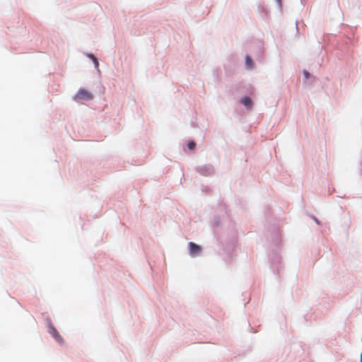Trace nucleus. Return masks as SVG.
<instances>
[{"label": "nucleus", "instance_id": "1", "mask_svg": "<svg viewBox=\"0 0 362 362\" xmlns=\"http://www.w3.org/2000/svg\"><path fill=\"white\" fill-rule=\"evenodd\" d=\"M74 99L76 100H91L93 99V95L90 93H89L87 90L81 88L77 92L75 95Z\"/></svg>", "mask_w": 362, "mask_h": 362}, {"label": "nucleus", "instance_id": "2", "mask_svg": "<svg viewBox=\"0 0 362 362\" xmlns=\"http://www.w3.org/2000/svg\"><path fill=\"white\" fill-rule=\"evenodd\" d=\"M189 254L192 256L197 255L201 252V247L198 245L190 242L189 243Z\"/></svg>", "mask_w": 362, "mask_h": 362}, {"label": "nucleus", "instance_id": "3", "mask_svg": "<svg viewBox=\"0 0 362 362\" xmlns=\"http://www.w3.org/2000/svg\"><path fill=\"white\" fill-rule=\"evenodd\" d=\"M49 332L57 342L60 344L63 342L62 337L52 325L49 326Z\"/></svg>", "mask_w": 362, "mask_h": 362}, {"label": "nucleus", "instance_id": "4", "mask_svg": "<svg viewBox=\"0 0 362 362\" xmlns=\"http://www.w3.org/2000/svg\"><path fill=\"white\" fill-rule=\"evenodd\" d=\"M241 103L247 108H251L252 107V100L249 97H244Z\"/></svg>", "mask_w": 362, "mask_h": 362}, {"label": "nucleus", "instance_id": "5", "mask_svg": "<svg viewBox=\"0 0 362 362\" xmlns=\"http://www.w3.org/2000/svg\"><path fill=\"white\" fill-rule=\"evenodd\" d=\"M245 65L247 68L251 69L252 67V60L250 57L247 56L245 58Z\"/></svg>", "mask_w": 362, "mask_h": 362}, {"label": "nucleus", "instance_id": "6", "mask_svg": "<svg viewBox=\"0 0 362 362\" xmlns=\"http://www.w3.org/2000/svg\"><path fill=\"white\" fill-rule=\"evenodd\" d=\"M195 143L193 141H190L187 143V147L190 150H193L195 147Z\"/></svg>", "mask_w": 362, "mask_h": 362}, {"label": "nucleus", "instance_id": "7", "mask_svg": "<svg viewBox=\"0 0 362 362\" xmlns=\"http://www.w3.org/2000/svg\"><path fill=\"white\" fill-rule=\"evenodd\" d=\"M93 62H94V64H95V68H98V66H99V62H98V61L97 58H94V59H93Z\"/></svg>", "mask_w": 362, "mask_h": 362}, {"label": "nucleus", "instance_id": "8", "mask_svg": "<svg viewBox=\"0 0 362 362\" xmlns=\"http://www.w3.org/2000/svg\"><path fill=\"white\" fill-rule=\"evenodd\" d=\"M303 74H304L305 77L306 78H309L310 74H309L307 71H304Z\"/></svg>", "mask_w": 362, "mask_h": 362}, {"label": "nucleus", "instance_id": "9", "mask_svg": "<svg viewBox=\"0 0 362 362\" xmlns=\"http://www.w3.org/2000/svg\"><path fill=\"white\" fill-rule=\"evenodd\" d=\"M88 57H90V59H93L94 58H95V57H94V55H93V54H88Z\"/></svg>", "mask_w": 362, "mask_h": 362}, {"label": "nucleus", "instance_id": "10", "mask_svg": "<svg viewBox=\"0 0 362 362\" xmlns=\"http://www.w3.org/2000/svg\"><path fill=\"white\" fill-rule=\"evenodd\" d=\"M361 362H362V352H361Z\"/></svg>", "mask_w": 362, "mask_h": 362}, {"label": "nucleus", "instance_id": "11", "mask_svg": "<svg viewBox=\"0 0 362 362\" xmlns=\"http://www.w3.org/2000/svg\"><path fill=\"white\" fill-rule=\"evenodd\" d=\"M276 1H277L279 3H280V2H281V0H276Z\"/></svg>", "mask_w": 362, "mask_h": 362}]
</instances>
